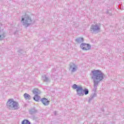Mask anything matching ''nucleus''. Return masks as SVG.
<instances>
[{"label": "nucleus", "mask_w": 124, "mask_h": 124, "mask_svg": "<svg viewBox=\"0 0 124 124\" xmlns=\"http://www.w3.org/2000/svg\"><path fill=\"white\" fill-rule=\"evenodd\" d=\"M93 76L92 79L94 81V87L98 84V82H100L103 79V73L99 70H93L92 71Z\"/></svg>", "instance_id": "f257e3e1"}, {"label": "nucleus", "mask_w": 124, "mask_h": 124, "mask_svg": "<svg viewBox=\"0 0 124 124\" xmlns=\"http://www.w3.org/2000/svg\"><path fill=\"white\" fill-rule=\"evenodd\" d=\"M72 88L74 90H76L77 89V93L79 96H83L84 94L87 95L89 93V90H88V89L85 88L83 89L82 86L78 87L76 84H74L72 86Z\"/></svg>", "instance_id": "f03ea898"}, {"label": "nucleus", "mask_w": 124, "mask_h": 124, "mask_svg": "<svg viewBox=\"0 0 124 124\" xmlns=\"http://www.w3.org/2000/svg\"><path fill=\"white\" fill-rule=\"evenodd\" d=\"M7 104H8V107L10 109L16 110V109L19 108V103L12 99H9Z\"/></svg>", "instance_id": "7ed1b4c3"}, {"label": "nucleus", "mask_w": 124, "mask_h": 124, "mask_svg": "<svg viewBox=\"0 0 124 124\" xmlns=\"http://www.w3.org/2000/svg\"><path fill=\"white\" fill-rule=\"evenodd\" d=\"M80 48L82 50L87 51V50H90V49H91V46H90V45L87 44H82L80 45Z\"/></svg>", "instance_id": "20e7f679"}, {"label": "nucleus", "mask_w": 124, "mask_h": 124, "mask_svg": "<svg viewBox=\"0 0 124 124\" xmlns=\"http://www.w3.org/2000/svg\"><path fill=\"white\" fill-rule=\"evenodd\" d=\"M41 101L45 106H48L50 104V101L46 98H42Z\"/></svg>", "instance_id": "39448f33"}, {"label": "nucleus", "mask_w": 124, "mask_h": 124, "mask_svg": "<svg viewBox=\"0 0 124 124\" xmlns=\"http://www.w3.org/2000/svg\"><path fill=\"white\" fill-rule=\"evenodd\" d=\"M100 28H99V26L97 25H92L91 27V31H99Z\"/></svg>", "instance_id": "423d86ee"}, {"label": "nucleus", "mask_w": 124, "mask_h": 124, "mask_svg": "<svg viewBox=\"0 0 124 124\" xmlns=\"http://www.w3.org/2000/svg\"><path fill=\"white\" fill-rule=\"evenodd\" d=\"M24 97L26 100H30L31 99V95L27 93L24 94Z\"/></svg>", "instance_id": "0eeeda50"}, {"label": "nucleus", "mask_w": 124, "mask_h": 124, "mask_svg": "<svg viewBox=\"0 0 124 124\" xmlns=\"http://www.w3.org/2000/svg\"><path fill=\"white\" fill-rule=\"evenodd\" d=\"M70 68H73L72 71H75L77 69V67H76L75 64L72 63L70 64Z\"/></svg>", "instance_id": "6e6552de"}, {"label": "nucleus", "mask_w": 124, "mask_h": 124, "mask_svg": "<svg viewBox=\"0 0 124 124\" xmlns=\"http://www.w3.org/2000/svg\"><path fill=\"white\" fill-rule=\"evenodd\" d=\"M32 93H34V94H39L40 93V91H39L38 89H34L32 91Z\"/></svg>", "instance_id": "1a4fd4ad"}, {"label": "nucleus", "mask_w": 124, "mask_h": 124, "mask_svg": "<svg viewBox=\"0 0 124 124\" xmlns=\"http://www.w3.org/2000/svg\"><path fill=\"white\" fill-rule=\"evenodd\" d=\"M33 99L35 101H39V100H40V96L38 95H35L33 97Z\"/></svg>", "instance_id": "9d476101"}, {"label": "nucleus", "mask_w": 124, "mask_h": 124, "mask_svg": "<svg viewBox=\"0 0 124 124\" xmlns=\"http://www.w3.org/2000/svg\"><path fill=\"white\" fill-rule=\"evenodd\" d=\"M22 124H31V122L28 120H24L22 122Z\"/></svg>", "instance_id": "9b49d317"}, {"label": "nucleus", "mask_w": 124, "mask_h": 124, "mask_svg": "<svg viewBox=\"0 0 124 124\" xmlns=\"http://www.w3.org/2000/svg\"><path fill=\"white\" fill-rule=\"evenodd\" d=\"M3 37H4V34L0 35V40H1L2 38H3Z\"/></svg>", "instance_id": "f8f14e48"}, {"label": "nucleus", "mask_w": 124, "mask_h": 124, "mask_svg": "<svg viewBox=\"0 0 124 124\" xmlns=\"http://www.w3.org/2000/svg\"><path fill=\"white\" fill-rule=\"evenodd\" d=\"M24 18H22L21 21H24Z\"/></svg>", "instance_id": "ddd939ff"}]
</instances>
